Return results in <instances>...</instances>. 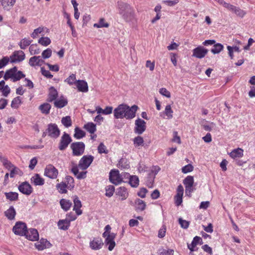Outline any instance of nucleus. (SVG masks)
<instances>
[{
	"label": "nucleus",
	"mask_w": 255,
	"mask_h": 255,
	"mask_svg": "<svg viewBox=\"0 0 255 255\" xmlns=\"http://www.w3.org/2000/svg\"><path fill=\"white\" fill-rule=\"evenodd\" d=\"M137 109L138 107L135 105L130 107L126 104H121L114 110V116L117 119L131 120L135 117Z\"/></svg>",
	"instance_id": "1"
},
{
	"label": "nucleus",
	"mask_w": 255,
	"mask_h": 255,
	"mask_svg": "<svg viewBox=\"0 0 255 255\" xmlns=\"http://www.w3.org/2000/svg\"><path fill=\"white\" fill-rule=\"evenodd\" d=\"M18 189L20 192L26 195H29L33 191L32 187L27 182L21 183L18 186Z\"/></svg>",
	"instance_id": "17"
},
{
	"label": "nucleus",
	"mask_w": 255,
	"mask_h": 255,
	"mask_svg": "<svg viewBox=\"0 0 255 255\" xmlns=\"http://www.w3.org/2000/svg\"><path fill=\"white\" fill-rule=\"evenodd\" d=\"M67 186L64 182H61L56 185V188L58 192L61 194L66 193L67 192Z\"/></svg>",
	"instance_id": "49"
},
{
	"label": "nucleus",
	"mask_w": 255,
	"mask_h": 255,
	"mask_svg": "<svg viewBox=\"0 0 255 255\" xmlns=\"http://www.w3.org/2000/svg\"><path fill=\"white\" fill-rule=\"evenodd\" d=\"M77 81V80H76V75L72 74L65 80V82H67L70 85H72L74 84H76Z\"/></svg>",
	"instance_id": "54"
},
{
	"label": "nucleus",
	"mask_w": 255,
	"mask_h": 255,
	"mask_svg": "<svg viewBox=\"0 0 255 255\" xmlns=\"http://www.w3.org/2000/svg\"><path fill=\"white\" fill-rule=\"evenodd\" d=\"M84 128L91 134L94 133L96 130V125L93 123H88L84 125Z\"/></svg>",
	"instance_id": "40"
},
{
	"label": "nucleus",
	"mask_w": 255,
	"mask_h": 255,
	"mask_svg": "<svg viewBox=\"0 0 255 255\" xmlns=\"http://www.w3.org/2000/svg\"><path fill=\"white\" fill-rule=\"evenodd\" d=\"M70 148L72 150L73 155L80 156L84 152L85 145L83 142H74L71 144Z\"/></svg>",
	"instance_id": "4"
},
{
	"label": "nucleus",
	"mask_w": 255,
	"mask_h": 255,
	"mask_svg": "<svg viewBox=\"0 0 255 255\" xmlns=\"http://www.w3.org/2000/svg\"><path fill=\"white\" fill-rule=\"evenodd\" d=\"M146 123L141 119H137L135 121V126L134 128V132L137 134H142L146 129Z\"/></svg>",
	"instance_id": "7"
},
{
	"label": "nucleus",
	"mask_w": 255,
	"mask_h": 255,
	"mask_svg": "<svg viewBox=\"0 0 255 255\" xmlns=\"http://www.w3.org/2000/svg\"><path fill=\"white\" fill-rule=\"evenodd\" d=\"M115 191V187L113 185H109L106 188V196L110 197L113 196Z\"/></svg>",
	"instance_id": "53"
},
{
	"label": "nucleus",
	"mask_w": 255,
	"mask_h": 255,
	"mask_svg": "<svg viewBox=\"0 0 255 255\" xmlns=\"http://www.w3.org/2000/svg\"><path fill=\"white\" fill-rule=\"evenodd\" d=\"M21 104V98L19 97H15L11 101V107L13 109H17Z\"/></svg>",
	"instance_id": "46"
},
{
	"label": "nucleus",
	"mask_w": 255,
	"mask_h": 255,
	"mask_svg": "<svg viewBox=\"0 0 255 255\" xmlns=\"http://www.w3.org/2000/svg\"><path fill=\"white\" fill-rule=\"evenodd\" d=\"M116 236V234L112 233L109 237L105 239V244L108 246V250L110 251H112L116 246L115 242Z\"/></svg>",
	"instance_id": "19"
},
{
	"label": "nucleus",
	"mask_w": 255,
	"mask_h": 255,
	"mask_svg": "<svg viewBox=\"0 0 255 255\" xmlns=\"http://www.w3.org/2000/svg\"><path fill=\"white\" fill-rule=\"evenodd\" d=\"M44 63V61L40 56H34L29 60V64L32 67L41 66Z\"/></svg>",
	"instance_id": "18"
},
{
	"label": "nucleus",
	"mask_w": 255,
	"mask_h": 255,
	"mask_svg": "<svg viewBox=\"0 0 255 255\" xmlns=\"http://www.w3.org/2000/svg\"><path fill=\"white\" fill-rule=\"evenodd\" d=\"M117 195L120 197L121 200H126L128 196V193L127 189L124 187H120L117 189Z\"/></svg>",
	"instance_id": "30"
},
{
	"label": "nucleus",
	"mask_w": 255,
	"mask_h": 255,
	"mask_svg": "<svg viewBox=\"0 0 255 255\" xmlns=\"http://www.w3.org/2000/svg\"><path fill=\"white\" fill-rule=\"evenodd\" d=\"M61 208L65 211H68L70 208L72 203L68 200L62 199L60 201Z\"/></svg>",
	"instance_id": "36"
},
{
	"label": "nucleus",
	"mask_w": 255,
	"mask_h": 255,
	"mask_svg": "<svg viewBox=\"0 0 255 255\" xmlns=\"http://www.w3.org/2000/svg\"><path fill=\"white\" fill-rule=\"evenodd\" d=\"M48 134L52 138H56L59 136L60 130L55 124H50L47 128Z\"/></svg>",
	"instance_id": "15"
},
{
	"label": "nucleus",
	"mask_w": 255,
	"mask_h": 255,
	"mask_svg": "<svg viewBox=\"0 0 255 255\" xmlns=\"http://www.w3.org/2000/svg\"><path fill=\"white\" fill-rule=\"evenodd\" d=\"M74 202V208L73 210L75 211L77 215H80L82 213V210L80 209L82 204L80 200L77 197H75L73 200Z\"/></svg>",
	"instance_id": "28"
},
{
	"label": "nucleus",
	"mask_w": 255,
	"mask_h": 255,
	"mask_svg": "<svg viewBox=\"0 0 255 255\" xmlns=\"http://www.w3.org/2000/svg\"><path fill=\"white\" fill-rule=\"evenodd\" d=\"M103 245V240L100 237L94 238L89 243L90 248L95 251L102 249Z\"/></svg>",
	"instance_id": "14"
},
{
	"label": "nucleus",
	"mask_w": 255,
	"mask_h": 255,
	"mask_svg": "<svg viewBox=\"0 0 255 255\" xmlns=\"http://www.w3.org/2000/svg\"><path fill=\"white\" fill-rule=\"evenodd\" d=\"M54 106L57 108H62L65 107L68 103L67 100L64 96H61L59 98L54 100Z\"/></svg>",
	"instance_id": "24"
},
{
	"label": "nucleus",
	"mask_w": 255,
	"mask_h": 255,
	"mask_svg": "<svg viewBox=\"0 0 255 255\" xmlns=\"http://www.w3.org/2000/svg\"><path fill=\"white\" fill-rule=\"evenodd\" d=\"M25 75L20 71H18L16 67H14L6 70L3 76L4 80L10 79L15 82L25 77Z\"/></svg>",
	"instance_id": "3"
},
{
	"label": "nucleus",
	"mask_w": 255,
	"mask_h": 255,
	"mask_svg": "<svg viewBox=\"0 0 255 255\" xmlns=\"http://www.w3.org/2000/svg\"><path fill=\"white\" fill-rule=\"evenodd\" d=\"M9 62H10V59L9 57L7 56L3 57L0 60V69L5 67Z\"/></svg>",
	"instance_id": "56"
},
{
	"label": "nucleus",
	"mask_w": 255,
	"mask_h": 255,
	"mask_svg": "<svg viewBox=\"0 0 255 255\" xmlns=\"http://www.w3.org/2000/svg\"><path fill=\"white\" fill-rule=\"evenodd\" d=\"M179 224H180L181 227L183 229H186L189 227L190 222L185 220H183L182 218H180L178 219Z\"/></svg>",
	"instance_id": "57"
},
{
	"label": "nucleus",
	"mask_w": 255,
	"mask_h": 255,
	"mask_svg": "<svg viewBox=\"0 0 255 255\" xmlns=\"http://www.w3.org/2000/svg\"><path fill=\"white\" fill-rule=\"evenodd\" d=\"M145 202L139 199H136L135 200V209L136 211H142L146 208Z\"/></svg>",
	"instance_id": "32"
},
{
	"label": "nucleus",
	"mask_w": 255,
	"mask_h": 255,
	"mask_svg": "<svg viewBox=\"0 0 255 255\" xmlns=\"http://www.w3.org/2000/svg\"><path fill=\"white\" fill-rule=\"evenodd\" d=\"M51 108V105L49 104L45 103L39 107V110L42 114L47 115L49 113Z\"/></svg>",
	"instance_id": "35"
},
{
	"label": "nucleus",
	"mask_w": 255,
	"mask_h": 255,
	"mask_svg": "<svg viewBox=\"0 0 255 255\" xmlns=\"http://www.w3.org/2000/svg\"><path fill=\"white\" fill-rule=\"evenodd\" d=\"M35 246L38 250L42 251L45 249L51 247V244L46 239H41L39 242L35 244Z\"/></svg>",
	"instance_id": "20"
},
{
	"label": "nucleus",
	"mask_w": 255,
	"mask_h": 255,
	"mask_svg": "<svg viewBox=\"0 0 255 255\" xmlns=\"http://www.w3.org/2000/svg\"><path fill=\"white\" fill-rule=\"evenodd\" d=\"M174 251L171 249L167 250H162V252L160 253V255H173Z\"/></svg>",
	"instance_id": "64"
},
{
	"label": "nucleus",
	"mask_w": 255,
	"mask_h": 255,
	"mask_svg": "<svg viewBox=\"0 0 255 255\" xmlns=\"http://www.w3.org/2000/svg\"><path fill=\"white\" fill-rule=\"evenodd\" d=\"M72 141V138L69 134L64 132L61 137L60 141L59 144V149L60 150H65Z\"/></svg>",
	"instance_id": "10"
},
{
	"label": "nucleus",
	"mask_w": 255,
	"mask_h": 255,
	"mask_svg": "<svg viewBox=\"0 0 255 255\" xmlns=\"http://www.w3.org/2000/svg\"><path fill=\"white\" fill-rule=\"evenodd\" d=\"M159 92L161 95H162L163 96H164L166 98H169L171 97V94H170V92L168 91L165 88H160L159 89Z\"/></svg>",
	"instance_id": "60"
},
{
	"label": "nucleus",
	"mask_w": 255,
	"mask_h": 255,
	"mask_svg": "<svg viewBox=\"0 0 255 255\" xmlns=\"http://www.w3.org/2000/svg\"><path fill=\"white\" fill-rule=\"evenodd\" d=\"M133 145L135 147L142 146L144 143V140L142 137L137 136L133 139Z\"/></svg>",
	"instance_id": "45"
},
{
	"label": "nucleus",
	"mask_w": 255,
	"mask_h": 255,
	"mask_svg": "<svg viewBox=\"0 0 255 255\" xmlns=\"http://www.w3.org/2000/svg\"><path fill=\"white\" fill-rule=\"evenodd\" d=\"M129 183L132 187H136L139 185V179L136 175L130 176L129 178Z\"/></svg>",
	"instance_id": "42"
},
{
	"label": "nucleus",
	"mask_w": 255,
	"mask_h": 255,
	"mask_svg": "<svg viewBox=\"0 0 255 255\" xmlns=\"http://www.w3.org/2000/svg\"><path fill=\"white\" fill-rule=\"evenodd\" d=\"M51 40L48 37H42L39 39L38 42L44 46H47L51 43Z\"/></svg>",
	"instance_id": "48"
},
{
	"label": "nucleus",
	"mask_w": 255,
	"mask_h": 255,
	"mask_svg": "<svg viewBox=\"0 0 255 255\" xmlns=\"http://www.w3.org/2000/svg\"><path fill=\"white\" fill-rule=\"evenodd\" d=\"M29 52L31 55L38 54L40 53V49L38 48L37 45L32 44L30 46L29 48Z\"/></svg>",
	"instance_id": "52"
},
{
	"label": "nucleus",
	"mask_w": 255,
	"mask_h": 255,
	"mask_svg": "<svg viewBox=\"0 0 255 255\" xmlns=\"http://www.w3.org/2000/svg\"><path fill=\"white\" fill-rule=\"evenodd\" d=\"M58 96L57 90L53 87H51L49 90L48 101L52 102L56 99Z\"/></svg>",
	"instance_id": "34"
},
{
	"label": "nucleus",
	"mask_w": 255,
	"mask_h": 255,
	"mask_svg": "<svg viewBox=\"0 0 255 255\" xmlns=\"http://www.w3.org/2000/svg\"><path fill=\"white\" fill-rule=\"evenodd\" d=\"M24 236H25L26 239L31 241H37L39 239L38 231L33 228L27 229Z\"/></svg>",
	"instance_id": "16"
},
{
	"label": "nucleus",
	"mask_w": 255,
	"mask_h": 255,
	"mask_svg": "<svg viewBox=\"0 0 255 255\" xmlns=\"http://www.w3.org/2000/svg\"><path fill=\"white\" fill-rule=\"evenodd\" d=\"M229 155L233 159L237 158H241L244 155V150L241 148H237L233 150L230 153Z\"/></svg>",
	"instance_id": "27"
},
{
	"label": "nucleus",
	"mask_w": 255,
	"mask_h": 255,
	"mask_svg": "<svg viewBox=\"0 0 255 255\" xmlns=\"http://www.w3.org/2000/svg\"><path fill=\"white\" fill-rule=\"evenodd\" d=\"M94 160V157L92 155H84L80 160L78 167L82 170L88 168Z\"/></svg>",
	"instance_id": "6"
},
{
	"label": "nucleus",
	"mask_w": 255,
	"mask_h": 255,
	"mask_svg": "<svg viewBox=\"0 0 255 255\" xmlns=\"http://www.w3.org/2000/svg\"><path fill=\"white\" fill-rule=\"evenodd\" d=\"M202 238L200 237L196 236L193 238L192 243L190 244H188V248L191 251H194L195 247L199 244H202Z\"/></svg>",
	"instance_id": "29"
},
{
	"label": "nucleus",
	"mask_w": 255,
	"mask_h": 255,
	"mask_svg": "<svg viewBox=\"0 0 255 255\" xmlns=\"http://www.w3.org/2000/svg\"><path fill=\"white\" fill-rule=\"evenodd\" d=\"M16 0H0V5L3 9L9 10L15 3Z\"/></svg>",
	"instance_id": "21"
},
{
	"label": "nucleus",
	"mask_w": 255,
	"mask_h": 255,
	"mask_svg": "<svg viewBox=\"0 0 255 255\" xmlns=\"http://www.w3.org/2000/svg\"><path fill=\"white\" fill-rule=\"evenodd\" d=\"M74 130L75 133L74 137L77 139H80L84 137L86 135L85 131L78 127H76Z\"/></svg>",
	"instance_id": "38"
},
{
	"label": "nucleus",
	"mask_w": 255,
	"mask_h": 255,
	"mask_svg": "<svg viewBox=\"0 0 255 255\" xmlns=\"http://www.w3.org/2000/svg\"><path fill=\"white\" fill-rule=\"evenodd\" d=\"M62 124L66 128H69L72 125V121L70 116H66L62 118Z\"/></svg>",
	"instance_id": "50"
},
{
	"label": "nucleus",
	"mask_w": 255,
	"mask_h": 255,
	"mask_svg": "<svg viewBox=\"0 0 255 255\" xmlns=\"http://www.w3.org/2000/svg\"><path fill=\"white\" fill-rule=\"evenodd\" d=\"M32 42L31 40L28 38H23L18 43V45L21 49H25L27 46L30 45Z\"/></svg>",
	"instance_id": "41"
},
{
	"label": "nucleus",
	"mask_w": 255,
	"mask_h": 255,
	"mask_svg": "<svg viewBox=\"0 0 255 255\" xmlns=\"http://www.w3.org/2000/svg\"><path fill=\"white\" fill-rule=\"evenodd\" d=\"M98 152L100 154L108 153V150L103 143H100L98 147Z\"/></svg>",
	"instance_id": "59"
},
{
	"label": "nucleus",
	"mask_w": 255,
	"mask_h": 255,
	"mask_svg": "<svg viewBox=\"0 0 255 255\" xmlns=\"http://www.w3.org/2000/svg\"><path fill=\"white\" fill-rule=\"evenodd\" d=\"M6 198L10 201H16L18 199V194L15 192H5Z\"/></svg>",
	"instance_id": "37"
},
{
	"label": "nucleus",
	"mask_w": 255,
	"mask_h": 255,
	"mask_svg": "<svg viewBox=\"0 0 255 255\" xmlns=\"http://www.w3.org/2000/svg\"><path fill=\"white\" fill-rule=\"evenodd\" d=\"M31 182L35 186H42L44 183V179L39 174H35L31 178Z\"/></svg>",
	"instance_id": "23"
},
{
	"label": "nucleus",
	"mask_w": 255,
	"mask_h": 255,
	"mask_svg": "<svg viewBox=\"0 0 255 255\" xmlns=\"http://www.w3.org/2000/svg\"><path fill=\"white\" fill-rule=\"evenodd\" d=\"M232 12H233L237 16L241 18H243L247 14V12L245 10L236 6H235Z\"/></svg>",
	"instance_id": "39"
},
{
	"label": "nucleus",
	"mask_w": 255,
	"mask_h": 255,
	"mask_svg": "<svg viewBox=\"0 0 255 255\" xmlns=\"http://www.w3.org/2000/svg\"><path fill=\"white\" fill-rule=\"evenodd\" d=\"M179 2V0H164L162 2L169 6H173Z\"/></svg>",
	"instance_id": "58"
},
{
	"label": "nucleus",
	"mask_w": 255,
	"mask_h": 255,
	"mask_svg": "<svg viewBox=\"0 0 255 255\" xmlns=\"http://www.w3.org/2000/svg\"><path fill=\"white\" fill-rule=\"evenodd\" d=\"M70 221L66 219L64 220H60L57 223L59 229L63 230H66L70 226Z\"/></svg>",
	"instance_id": "33"
},
{
	"label": "nucleus",
	"mask_w": 255,
	"mask_h": 255,
	"mask_svg": "<svg viewBox=\"0 0 255 255\" xmlns=\"http://www.w3.org/2000/svg\"><path fill=\"white\" fill-rule=\"evenodd\" d=\"M182 194L177 193L175 197V204L177 206H179L182 203Z\"/></svg>",
	"instance_id": "62"
},
{
	"label": "nucleus",
	"mask_w": 255,
	"mask_h": 255,
	"mask_svg": "<svg viewBox=\"0 0 255 255\" xmlns=\"http://www.w3.org/2000/svg\"><path fill=\"white\" fill-rule=\"evenodd\" d=\"M213 47L212 48L211 51L213 54H218L222 51L224 48V46L221 43H218L214 44Z\"/></svg>",
	"instance_id": "43"
},
{
	"label": "nucleus",
	"mask_w": 255,
	"mask_h": 255,
	"mask_svg": "<svg viewBox=\"0 0 255 255\" xmlns=\"http://www.w3.org/2000/svg\"><path fill=\"white\" fill-rule=\"evenodd\" d=\"M173 111L171 109L170 105H167L166 106L164 111L160 113V116H162V114H164L165 117H163V118L167 119H171L173 118Z\"/></svg>",
	"instance_id": "25"
},
{
	"label": "nucleus",
	"mask_w": 255,
	"mask_h": 255,
	"mask_svg": "<svg viewBox=\"0 0 255 255\" xmlns=\"http://www.w3.org/2000/svg\"><path fill=\"white\" fill-rule=\"evenodd\" d=\"M166 228L165 226H162V227L159 230L158 233V237L162 238L165 236Z\"/></svg>",
	"instance_id": "63"
},
{
	"label": "nucleus",
	"mask_w": 255,
	"mask_h": 255,
	"mask_svg": "<svg viewBox=\"0 0 255 255\" xmlns=\"http://www.w3.org/2000/svg\"><path fill=\"white\" fill-rule=\"evenodd\" d=\"M110 181L115 185H118L121 183L123 181L121 174L118 170L113 169L110 171Z\"/></svg>",
	"instance_id": "11"
},
{
	"label": "nucleus",
	"mask_w": 255,
	"mask_h": 255,
	"mask_svg": "<svg viewBox=\"0 0 255 255\" xmlns=\"http://www.w3.org/2000/svg\"><path fill=\"white\" fill-rule=\"evenodd\" d=\"M118 167L121 169H128L129 167V163L126 158H122L119 161Z\"/></svg>",
	"instance_id": "44"
},
{
	"label": "nucleus",
	"mask_w": 255,
	"mask_h": 255,
	"mask_svg": "<svg viewBox=\"0 0 255 255\" xmlns=\"http://www.w3.org/2000/svg\"><path fill=\"white\" fill-rule=\"evenodd\" d=\"M78 166H75L72 168V172L76 176L78 179H84L86 177L87 171H82L79 172Z\"/></svg>",
	"instance_id": "26"
},
{
	"label": "nucleus",
	"mask_w": 255,
	"mask_h": 255,
	"mask_svg": "<svg viewBox=\"0 0 255 255\" xmlns=\"http://www.w3.org/2000/svg\"><path fill=\"white\" fill-rule=\"evenodd\" d=\"M185 187L186 195L190 196L191 193L193 191L194 178L192 176H188L183 181Z\"/></svg>",
	"instance_id": "8"
},
{
	"label": "nucleus",
	"mask_w": 255,
	"mask_h": 255,
	"mask_svg": "<svg viewBox=\"0 0 255 255\" xmlns=\"http://www.w3.org/2000/svg\"><path fill=\"white\" fill-rule=\"evenodd\" d=\"M52 55V50L50 48H47L44 50L42 52V59L44 60L45 59H48Z\"/></svg>",
	"instance_id": "55"
},
{
	"label": "nucleus",
	"mask_w": 255,
	"mask_h": 255,
	"mask_svg": "<svg viewBox=\"0 0 255 255\" xmlns=\"http://www.w3.org/2000/svg\"><path fill=\"white\" fill-rule=\"evenodd\" d=\"M193 170V166L190 164H188L182 168V172L184 173H187L192 171Z\"/></svg>",
	"instance_id": "61"
},
{
	"label": "nucleus",
	"mask_w": 255,
	"mask_h": 255,
	"mask_svg": "<svg viewBox=\"0 0 255 255\" xmlns=\"http://www.w3.org/2000/svg\"><path fill=\"white\" fill-rule=\"evenodd\" d=\"M27 226L25 223L22 222H17L13 227L12 232L15 235L23 236L25 234Z\"/></svg>",
	"instance_id": "5"
},
{
	"label": "nucleus",
	"mask_w": 255,
	"mask_h": 255,
	"mask_svg": "<svg viewBox=\"0 0 255 255\" xmlns=\"http://www.w3.org/2000/svg\"><path fill=\"white\" fill-rule=\"evenodd\" d=\"M46 29L44 27H39L37 28L34 30L33 32L31 33V36L33 38H35L37 37L39 34H41L44 30Z\"/></svg>",
	"instance_id": "51"
},
{
	"label": "nucleus",
	"mask_w": 255,
	"mask_h": 255,
	"mask_svg": "<svg viewBox=\"0 0 255 255\" xmlns=\"http://www.w3.org/2000/svg\"><path fill=\"white\" fill-rule=\"evenodd\" d=\"M44 174L50 179H54L58 176V171L53 165L49 164L46 166Z\"/></svg>",
	"instance_id": "9"
},
{
	"label": "nucleus",
	"mask_w": 255,
	"mask_h": 255,
	"mask_svg": "<svg viewBox=\"0 0 255 255\" xmlns=\"http://www.w3.org/2000/svg\"><path fill=\"white\" fill-rule=\"evenodd\" d=\"M117 7L119 14L126 22H131L135 19L134 10L129 4L118 1Z\"/></svg>",
	"instance_id": "2"
},
{
	"label": "nucleus",
	"mask_w": 255,
	"mask_h": 255,
	"mask_svg": "<svg viewBox=\"0 0 255 255\" xmlns=\"http://www.w3.org/2000/svg\"><path fill=\"white\" fill-rule=\"evenodd\" d=\"M4 215L9 220H13L15 219L16 211L13 206H10L4 212Z\"/></svg>",
	"instance_id": "31"
},
{
	"label": "nucleus",
	"mask_w": 255,
	"mask_h": 255,
	"mask_svg": "<svg viewBox=\"0 0 255 255\" xmlns=\"http://www.w3.org/2000/svg\"><path fill=\"white\" fill-rule=\"evenodd\" d=\"M93 26L96 28L108 27L109 24L105 21L104 18H101L100 19L99 23H94Z\"/></svg>",
	"instance_id": "47"
},
{
	"label": "nucleus",
	"mask_w": 255,
	"mask_h": 255,
	"mask_svg": "<svg viewBox=\"0 0 255 255\" xmlns=\"http://www.w3.org/2000/svg\"><path fill=\"white\" fill-rule=\"evenodd\" d=\"M24 53L21 50L15 51L10 56V63H17L23 61L25 59Z\"/></svg>",
	"instance_id": "12"
},
{
	"label": "nucleus",
	"mask_w": 255,
	"mask_h": 255,
	"mask_svg": "<svg viewBox=\"0 0 255 255\" xmlns=\"http://www.w3.org/2000/svg\"><path fill=\"white\" fill-rule=\"evenodd\" d=\"M75 85L79 91L85 93L88 91V84L85 81L77 80Z\"/></svg>",
	"instance_id": "22"
},
{
	"label": "nucleus",
	"mask_w": 255,
	"mask_h": 255,
	"mask_svg": "<svg viewBox=\"0 0 255 255\" xmlns=\"http://www.w3.org/2000/svg\"><path fill=\"white\" fill-rule=\"evenodd\" d=\"M208 50L202 46H198L193 50L192 56L199 59L204 58L208 53Z\"/></svg>",
	"instance_id": "13"
}]
</instances>
